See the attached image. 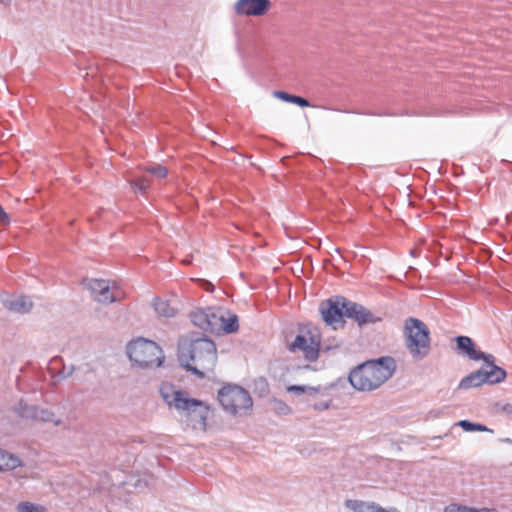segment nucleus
<instances>
[{
    "instance_id": "a211bd4d",
    "label": "nucleus",
    "mask_w": 512,
    "mask_h": 512,
    "mask_svg": "<svg viewBox=\"0 0 512 512\" xmlns=\"http://www.w3.org/2000/svg\"><path fill=\"white\" fill-rule=\"evenodd\" d=\"M5 307L14 313H28L33 308V302L28 296H19L5 301Z\"/></svg>"
},
{
    "instance_id": "473e14b6",
    "label": "nucleus",
    "mask_w": 512,
    "mask_h": 512,
    "mask_svg": "<svg viewBox=\"0 0 512 512\" xmlns=\"http://www.w3.org/2000/svg\"><path fill=\"white\" fill-rule=\"evenodd\" d=\"M483 512H499L497 509L494 508H482Z\"/></svg>"
},
{
    "instance_id": "cd10ccee",
    "label": "nucleus",
    "mask_w": 512,
    "mask_h": 512,
    "mask_svg": "<svg viewBox=\"0 0 512 512\" xmlns=\"http://www.w3.org/2000/svg\"><path fill=\"white\" fill-rule=\"evenodd\" d=\"M443 512H466V506L458 503H451L444 508Z\"/></svg>"
},
{
    "instance_id": "a878e982",
    "label": "nucleus",
    "mask_w": 512,
    "mask_h": 512,
    "mask_svg": "<svg viewBox=\"0 0 512 512\" xmlns=\"http://www.w3.org/2000/svg\"><path fill=\"white\" fill-rule=\"evenodd\" d=\"M147 171L157 178H164L168 174L167 168L162 165L149 166L147 167Z\"/></svg>"
},
{
    "instance_id": "f8f14e48",
    "label": "nucleus",
    "mask_w": 512,
    "mask_h": 512,
    "mask_svg": "<svg viewBox=\"0 0 512 512\" xmlns=\"http://www.w3.org/2000/svg\"><path fill=\"white\" fill-rule=\"evenodd\" d=\"M15 412L18 416L27 420L50 422L54 423L55 425H59L61 422L59 419L55 418V414L50 410L42 409L36 405L28 404L23 400H21L15 407Z\"/></svg>"
},
{
    "instance_id": "4468645a",
    "label": "nucleus",
    "mask_w": 512,
    "mask_h": 512,
    "mask_svg": "<svg viewBox=\"0 0 512 512\" xmlns=\"http://www.w3.org/2000/svg\"><path fill=\"white\" fill-rule=\"evenodd\" d=\"M270 7V0H238L234 4V11L239 16H262Z\"/></svg>"
},
{
    "instance_id": "393cba45",
    "label": "nucleus",
    "mask_w": 512,
    "mask_h": 512,
    "mask_svg": "<svg viewBox=\"0 0 512 512\" xmlns=\"http://www.w3.org/2000/svg\"><path fill=\"white\" fill-rule=\"evenodd\" d=\"M150 186V182L147 178L142 177L131 181V187L135 191L145 192Z\"/></svg>"
},
{
    "instance_id": "7ed1b4c3",
    "label": "nucleus",
    "mask_w": 512,
    "mask_h": 512,
    "mask_svg": "<svg viewBox=\"0 0 512 512\" xmlns=\"http://www.w3.org/2000/svg\"><path fill=\"white\" fill-rule=\"evenodd\" d=\"M178 360L182 367L203 378L216 365V345L207 338H197L187 344H180Z\"/></svg>"
},
{
    "instance_id": "c756f323",
    "label": "nucleus",
    "mask_w": 512,
    "mask_h": 512,
    "mask_svg": "<svg viewBox=\"0 0 512 512\" xmlns=\"http://www.w3.org/2000/svg\"><path fill=\"white\" fill-rule=\"evenodd\" d=\"M340 346V342L339 341H336L334 340V342H331V344H328V343H324L322 345V349L325 350V351H329V350H332V349H336Z\"/></svg>"
},
{
    "instance_id": "ddd939ff",
    "label": "nucleus",
    "mask_w": 512,
    "mask_h": 512,
    "mask_svg": "<svg viewBox=\"0 0 512 512\" xmlns=\"http://www.w3.org/2000/svg\"><path fill=\"white\" fill-rule=\"evenodd\" d=\"M456 341V351L458 354L467 357L470 360L478 361L483 360L484 362L495 361V358L491 354H486L477 349L476 344L468 336H458Z\"/></svg>"
},
{
    "instance_id": "2f4dec72",
    "label": "nucleus",
    "mask_w": 512,
    "mask_h": 512,
    "mask_svg": "<svg viewBox=\"0 0 512 512\" xmlns=\"http://www.w3.org/2000/svg\"><path fill=\"white\" fill-rule=\"evenodd\" d=\"M504 411H506L507 413H512V405H510V404L505 405Z\"/></svg>"
},
{
    "instance_id": "1a4fd4ad",
    "label": "nucleus",
    "mask_w": 512,
    "mask_h": 512,
    "mask_svg": "<svg viewBox=\"0 0 512 512\" xmlns=\"http://www.w3.org/2000/svg\"><path fill=\"white\" fill-rule=\"evenodd\" d=\"M84 285L91 297L101 304L119 302L126 297L124 290L113 280L87 279L84 281Z\"/></svg>"
},
{
    "instance_id": "9b49d317",
    "label": "nucleus",
    "mask_w": 512,
    "mask_h": 512,
    "mask_svg": "<svg viewBox=\"0 0 512 512\" xmlns=\"http://www.w3.org/2000/svg\"><path fill=\"white\" fill-rule=\"evenodd\" d=\"M344 306L345 298L337 297L335 299H328L320 304L319 310L323 321L336 329L344 323Z\"/></svg>"
},
{
    "instance_id": "423d86ee",
    "label": "nucleus",
    "mask_w": 512,
    "mask_h": 512,
    "mask_svg": "<svg viewBox=\"0 0 512 512\" xmlns=\"http://www.w3.org/2000/svg\"><path fill=\"white\" fill-rule=\"evenodd\" d=\"M129 359L142 368L160 367L164 360L162 349L154 341L137 338L127 345Z\"/></svg>"
},
{
    "instance_id": "aec40b11",
    "label": "nucleus",
    "mask_w": 512,
    "mask_h": 512,
    "mask_svg": "<svg viewBox=\"0 0 512 512\" xmlns=\"http://www.w3.org/2000/svg\"><path fill=\"white\" fill-rule=\"evenodd\" d=\"M153 305L156 313L163 317H173L177 312V310L171 306L167 300L156 299Z\"/></svg>"
},
{
    "instance_id": "6ab92c4d",
    "label": "nucleus",
    "mask_w": 512,
    "mask_h": 512,
    "mask_svg": "<svg viewBox=\"0 0 512 512\" xmlns=\"http://www.w3.org/2000/svg\"><path fill=\"white\" fill-rule=\"evenodd\" d=\"M208 316H209V307L208 308H196V309L192 310L190 313V318H191L192 323L204 331H206L207 326H208L207 325V323L209 322Z\"/></svg>"
},
{
    "instance_id": "39448f33",
    "label": "nucleus",
    "mask_w": 512,
    "mask_h": 512,
    "mask_svg": "<svg viewBox=\"0 0 512 512\" xmlns=\"http://www.w3.org/2000/svg\"><path fill=\"white\" fill-rule=\"evenodd\" d=\"M403 335L405 346L413 359L421 360L430 352V331L427 325L414 317L405 320Z\"/></svg>"
},
{
    "instance_id": "2eb2a0df",
    "label": "nucleus",
    "mask_w": 512,
    "mask_h": 512,
    "mask_svg": "<svg viewBox=\"0 0 512 512\" xmlns=\"http://www.w3.org/2000/svg\"><path fill=\"white\" fill-rule=\"evenodd\" d=\"M344 317L353 319L359 325L374 323L375 316L362 305L351 302L345 298Z\"/></svg>"
},
{
    "instance_id": "f704fd0d",
    "label": "nucleus",
    "mask_w": 512,
    "mask_h": 512,
    "mask_svg": "<svg viewBox=\"0 0 512 512\" xmlns=\"http://www.w3.org/2000/svg\"><path fill=\"white\" fill-rule=\"evenodd\" d=\"M183 262H184L185 264H187V265L191 263V261H190V260H188V259L183 260Z\"/></svg>"
},
{
    "instance_id": "c9c22d12",
    "label": "nucleus",
    "mask_w": 512,
    "mask_h": 512,
    "mask_svg": "<svg viewBox=\"0 0 512 512\" xmlns=\"http://www.w3.org/2000/svg\"><path fill=\"white\" fill-rule=\"evenodd\" d=\"M2 3L4 4H8L10 2V0H0Z\"/></svg>"
},
{
    "instance_id": "c85d7f7f",
    "label": "nucleus",
    "mask_w": 512,
    "mask_h": 512,
    "mask_svg": "<svg viewBox=\"0 0 512 512\" xmlns=\"http://www.w3.org/2000/svg\"><path fill=\"white\" fill-rule=\"evenodd\" d=\"M11 222V219L9 215L6 213V211L3 209V207L0 205V225L7 226Z\"/></svg>"
},
{
    "instance_id": "412c9836",
    "label": "nucleus",
    "mask_w": 512,
    "mask_h": 512,
    "mask_svg": "<svg viewBox=\"0 0 512 512\" xmlns=\"http://www.w3.org/2000/svg\"><path fill=\"white\" fill-rule=\"evenodd\" d=\"M275 97H277L278 99H281L285 102H288V103H293V104H296L300 107H308L310 104L308 102V100H306L305 98H302L300 96H296V95H291L287 92H284V91H276L274 93Z\"/></svg>"
},
{
    "instance_id": "4be33fe9",
    "label": "nucleus",
    "mask_w": 512,
    "mask_h": 512,
    "mask_svg": "<svg viewBox=\"0 0 512 512\" xmlns=\"http://www.w3.org/2000/svg\"><path fill=\"white\" fill-rule=\"evenodd\" d=\"M17 512H47V508L41 504L23 501L17 504Z\"/></svg>"
},
{
    "instance_id": "f257e3e1",
    "label": "nucleus",
    "mask_w": 512,
    "mask_h": 512,
    "mask_svg": "<svg viewBox=\"0 0 512 512\" xmlns=\"http://www.w3.org/2000/svg\"><path fill=\"white\" fill-rule=\"evenodd\" d=\"M160 395L169 407H174L187 425L193 430L206 432L210 407L204 401L190 397L189 393L177 389L173 384L164 382L159 388Z\"/></svg>"
},
{
    "instance_id": "5701e85b",
    "label": "nucleus",
    "mask_w": 512,
    "mask_h": 512,
    "mask_svg": "<svg viewBox=\"0 0 512 512\" xmlns=\"http://www.w3.org/2000/svg\"><path fill=\"white\" fill-rule=\"evenodd\" d=\"M457 425L460 426L461 428H463L467 432H471V431H480V432L489 431V432H491V430L489 428H487L486 426H484L482 424H478V423H473L468 420H461L457 423Z\"/></svg>"
},
{
    "instance_id": "e433bc0d",
    "label": "nucleus",
    "mask_w": 512,
    "mask_h": 512,
    "mask_svg": "<svg viewBox=\"0 0 512 512\" xmlns=\"http://www.w3.org/2000/svg\"><path fill=\"white\" fill-rule=\"evenodd\" d=\"M73 372V369H70L69 372L67 373V375H71Z\"/></svg>"
},
{
    "instance_id": "6e6552de",
    "label": "nucleus",
    "mask_w": 512,
    "mask_h": 512,
    "mask_svg": "<svg viewBox=\"0 0 512 512\" xmlns=\"http://www.w3.org/2000/svg\"><path fill=\"white\" fill-rule=\"evenodd\" d=\"M506 371L495 365L494 361L485 362L477 371L465 376L458 384L459 390H468L484 384H496L505 380Z\"/></svg>"
},
{
    "instance_id": "9d476101",
    "label": "nucleus",
    "mask_w": 512,
    "mask_h": 512,
    "mask_svg": "<svg viewBox=\"0 0 512 512\" xmlns=\"http://www.w3.org/2000/svg\"><path fill=\"white\" fill-rule=\"evenodd\" d=\"M206 332L212 334L234 333L238 330V317L220 307H209Z\"/></svg>"
},
{
    "instance_id": "bb28decb",
    "label": "nucleus",
    "mask_w": 512,
    "mask_h": 512,
    "mask_svg": "<svg viewBox=\"0 0 512 512\" xmlns=\"http://www.w3.org/2000/svg\"><path fill=\"white\" fill-rule=\"evenodd\" d=\"M287 391L290 393H295L297 395H300L307 391L315 392V389L312 387L305 386V385H291L287 388Z\"/></svg>"
},
{
    "instance_id": "dca6fc26",
    "label": "nucleus",
    "mask_w": 512,
    "mask_h": 512,
    "mask_svg": "<svg viewBox=\"0 0 512 512\" xmlns=\"http://www.w3.org/2000/svg\"><path fill=\"white\" fill-rule=\"evenodd\" d=\"M344 506L352 512H400L397 508H383L373 501H363L358 499H347Z\"/></svg>"
},
{
    "instance_id": "f03ea898",
    "label": "nucleus",
    "mask_w": 512,
    "mask_h": 512,
    "mask_svg": "<svg viewBox=\"0 0 512 512\" xmlns=\"http://www.w3.org/2000/svg\"><path fill=\"white\" fill-rule=\"evenodd\" d=\"M395 370L396 362L392 357H380L354 367L349 373L348 380L355 390L371 392L387 382Z\"/></svg>"
},
{
    "instance_id": "f3484780",
    "label": "nucleus",
    "mask_w": 512,
    "mask_h": 512,
    "mask_svg": "<svg viewBox=\"0 0 512 512\" xmlns=\"http://www.w3.org/2000/svg\"><path fill=\"white\" fill-rule=\"evenodd\" d=\"M24 465L23 460L3 448H0V472H11Z\"/></svg>"
},
{
    "instance_id": "20e7f679",
    "label": "nucleus",
    "mask_w": 512,
    "mask_h": 512,
    "mask_svg": "<svg viewBox=\"0 0 512 512\" xmlns=\"http://www.w3.org/2000/svg\"><path fill=\"white\" fill-rule=\"evenodd\" d=\"M287 350L303 358L307 362L319 359L322 349V335L320 329L312 323L300 324L292 340L286 343Z\"/></svg>"
},
{
    "instance_id": "7c9ffc66",
    "label": "nucleus",
    "mask_w": 512,
    "mask_h": 512,
    "mask_svg": "<svg viewBox=\"0 0 512 512\" xmlns=\"http://www.w3.org/2000/svg\"><path fill=\"white\" fill-rule=\"evenodd\" d=\"M466 512H483V511H482V508L477 509V508L466 506Z\"/></svg>"
},
{
    "instance_id": "72a5a7b5",
    "label": "nucleus",
    "mask_w": 512,
    "mask_h": 512,
    "mask_svg": "<svg viewBox=\"0 0 512 512\" xmlns=\"http://www.w3.org/2000/svg\"><path fill=\"white\" fill-rule=\"evenodd\" d=\"M205 284L207 285L206 290H210V291H212V290H213V285H212L211 283L206 282Z\"/></svg>"
},
{
    "instance_id": "b1692460",
    "label": "nucleus",
    "mask_w": 512,
    "mask_h": 512,
    "mask_svg": "<svg viewBox=\"0 0 512 512\" xmlns=\"http://www.w3.org/2000/svg\"><path fill=\"white\" fill-rule=\"evenodd\" d=\"M272 405L274 412L279 415H288L291 413V408L281 400H273Z\"/></svg>"
},
{
    "instance_id": "0eeeda50",
    "label": "nucleus",
    "mask_w": 512,
    "mask_h": 512,
    "mask_svg": "<svg viewBox=\"0 0 512 512\" xmlns=\"http://www.w3.org/2000/svg\"><path fill=\"white\" fill-rule=\"evenodd\" d=\"M218 400L223 409L232 415H246L253 406L248 391L237 385H227L218 392Z\"/></svg>"
}]
</instances>
